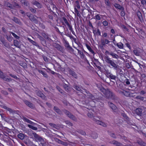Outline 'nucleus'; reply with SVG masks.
Here are the masks:
<instances>
[{"instance_id":"393cba45","label":"nucleus","mask_w":146,"mask_h":146,"mask_svg":"<svg viewBox=\"0 0 146 146\" xmlns=\"http://www.w3.org/2000/svg\"><path fill=\"white\" fill-rule=\"evenodd\" d=\"M95 17L96 19L99 20L100 19V16L98 15H97L95 16Z\"/></svg>"},{"instance_id":"f03ea898","label":"nucleus","mask_w":146,"mask_h":146,"mask_svg":"<svg viewBox=\"0 0 146 146\" xmlns=\"http://www.w3.org/2000/svg\"><path fill=\"white\" fill-rule=\"evenodd\" d=\"M108 104L111 108L113 110H115L117 108L111 102H109Z\"/></svg>"},{"instance_id":"7c9ffc66","label":"nucleus","mask_w":146,"mask_h":146,"mask_svg":"<svg viewBox=\"0 0 146 146\" xmlns=\"http://www.w3.org/2000/svg\"><path fill=\"white\" fill-rule=\"evenodd\" d=\"M141 2L142 3L143 5L145 4L146 3V1L145 0H142L141 1Z\"/></svg>"},{"instance_id":"20e7f679","label":"nucleus","mask_w":146,"mask_h":146,"mask_svg":"<svg viewBox=\"0 0 146 146\" xmlns=\"http://www.w3.org/2000/svg\"><path fill=\"white\" fill-rule=\"evenodd\" d=\"M86 46L88 50L92 53L94 54V51L92 49L91 47L87 44H86Z\"/></svg>"},{"instance_id":"a19ab883","label":"nucleus","mask_w":146,"mask_h":146,"mask_svg":"<svg viewBox=\"0 0 146 146\" xmlns=\"http://www.w3.org/2000/svg\"><path fill=\"white\" fill-rule=\"evenodd\" d=\"M102 45H104L106 44L105 43V41L104 42V41H102Z\"/></svg>"},{"instance_id":"c756f323","label":"nucleus","mask_w":146,"mask_h":146,"mask_svg":"<svg viewBox=\"0 0 146 146\" xmlns=\"http://www.w3.org/2000/svg\"><path fill=\"white\" fill-rule=\"evenodd\" d=\"M4 108H5V109L11 112V109H10V108H7L6 106H5L4 107Z\"/></svg>"},{"instance_id":"a878e982","label":"nucleus","mask_w":146,"mask_h":146,"mask_svg":"<svg viewBox=\"0 0 146 146\" xmlns=\"http://www.w3.org/2000/svg\"><path fill=\"white\" fill-rule=\"evenodd\" d=\"M133 52L135 53V54L137 56H138L139 55V53L137 52V51L136 50H134L133 51Z\"/></svg>"},{"instance_id":"ddd939ff","label":"nucleus","mask_w":146,"mask_h":146,"mask_svg":"<svg viewBox=\"0 0 146 146\" xmlns=\"http://www.w3.org/2000/svg\"><path fill=\"white\" fill-rule=\"evenodd\" d=\"M101 91L105 95H107L108 92L106 91V90L104 88H102L101 89Z\"/></svg>"},{"instance_id":"8fccbe9b","label":"nucleus","mask_w":146,"mask_h":146,"mask_svg":"<svg viewBox=\"0 0 146 146\" xmlns=\"http://www.w3.org/2000/svg\"><path fill=\"white\" fill-rule=\"evenodd\" d=\"M88 116L89 117H92L91 115H90V113H88Z\"/></svg>"},{"instance_id":"6ab92c4d","label":"nucleus","mask_w":146,"mask_h":146,"mask_svg":"<svg viewBox=\"0 0 146 146\" xmlns=\"http://www.w3.org/2000/svg\"><path fill=\"white\" fill-rule=\"evenodd\" d=\"M110 55L114 58H117L118 57L117 55L113 53H111Z\"/></svg>"},{"instance_id":"49530a36","label":"nucleus","mask_w":146,"mask_h":146,"mask_svg":"<svg viewBox=\"0 0 146 146\" xmlns=\"http://www.w3.org/2000/svg\"><path fill=\"white\" fill-rule=\"evenodd\" d=\"M7 6L10 8H11V5L9 3H8V5H7Z\"/></svg>"},{"instance_id":"c9c22d12","label":"nucleus","mask_w":146,"mask_h":146,"mask_svg":"<svg viewBox=\"0 0 146 146\" xmlns=\"http://www.w3.org/2000/svg\"><path fill=\"white\" fill-rule=\"evenodd\" d=\"M30 9L31 11L33 12H35L36 11L35 10V9L33 8H31Z\"/></svg>"},{"instance_id":"e433bc0d","label":"nucleus","mask_w":146,"mask_h":146,"mask_svg":"<svg viewBox=\"0 0 146 146\" xmlns=\"http://www.w3.org/2000/svg\"><path fill=\"white\" fill-rule=\"evenodd\" d=\"M44 59V60L46 61V62H47L48 61V59L46 57H44L43 58Z\"/></svg>"},{"instance_id":"f3484780","label":"nucleus","mask_w":146,"mask_h":146,"mask_svg":"<svg viewBox=\"0 0 146 146\" xmlns=\"http://www.w3.org/2000/svg\"><path fill=\"white\" fill-rule=\"evenodd\" d=\"M23 120L25 121H26L28 123L31 124L32 123V122L31 121L26 118L24 117L23 118Z\"/></svg>"},{"instance_id":"a211bd4d","label":"nucleus","mask_w":146,"mask_h":146,"mask_svg":"<svg viewBox=\"0 0 146 146\" xmlns=\"http://www.w3.org/2000/svg\"><path fill=\"white\" fill-rule=\"evenodd\" d=\"M25 103H26V104L27 105H28L29 106V107H32L33 104H32L31 103H30L29 102L27 101H25Z\"/></svg>"},{"instance_id":"5fc2aeb1","label":"nucleus","mask_w":146,"mask_h":146,"mask_svg":"<svg viewBox=\"0 0 146 146\" xmlns=\"http://www.w3.org/2000/svg\"><path fill=\"white\" fill-rule=\"evenodd\" d=\"M82 135H84L85 134V133L84 132H83L82 133Z\"/></svg>"},{"instance_id":"dca6fc26","label":"nucleus","mask_w":146,"mask_h":146,"mask_svg":"<svg viewBox=\"0 0 146 146\" xmlns=\"http://www.w3.org/2000/svg\"><path fill=\"white\" fill-rule=\"evenodd\" d=\"M70 74L75 78H76L77 76L75 73L73 71H71L70 72Z\"/></svg>"},{"instance_id":"58836bf2","label":"nucleus","mask_w":146,"mask_h":146,"mask_svg":"<svg viewBox=\"0 0 146 146\" xmlns=\"http://www.w3.org/2000/svg\"><path fill=\"white\" fill-rule=\"evenodd\" d=\"M121 15L122 16H123L124 15V12L123 11H122L121 12Z\"/></svg>"},{"instance_id":"39448f33","label":"nucleus","mask_w":146,"mask_h":146,"mask_svg":"<svg viewBox=\"0 0 146 146\" xmlns=\"http://www.w3.org/2000/svg\"><path fill=\"white\" fill-rule=\"evenodd\" d=\"M114 6L116 8L120 9L121 10H122L123 9V8L122 7V6L118 4H115L114 5Z\"/></svg>"},{"instance_id":"a18cd8bd","label":"nucleus","mask_w":146,"mask_h":146,"mask_svg":"<svg viewBox=\"0 0 146 146\" xmlns=\"http://www.w3.org/2000/svg\"><path fill=\"white\" fill-rule=\"evenodd\" d=\"M97 33H98L99 34V35H100L101 33H100L99 30L98 29L97 30Z\"/></svg>"},{"instance_id":"de8ad7c7","label":"nucleus","mask_w":146,"mask_h":146,"mask_svg":"<svg viewBox=\"0 0 146 146\" xmlns=\"http://www.w3.org/2000/svg\"><path fill=\"white\" fill-rule=\"evenodd\" d=\"M141 76H142V77H143V78H144L145 76V75L144 74H142Z\"/></svg>"},{"instance_id":"c85d7f7f","label":"nucleus","mask_w":146,"mask_h":146,"mask_svg":"<svg viewBox=\"0 0 146 146\" xmlns=\"http://www.w3.org/2000/svg\"><path fill=\"white\" fill-rule=\"evenodd\" d=\"M75 88L78 91H80V88L78 86H76Z\"/></svg>"},{"instance_id":"79ce46f5","label":"nucleus","mask_w":146,"mask_h":146,"mask_svg":"<svg viewBox=\"0 0 146 146\" xmlns=\"http://www.w3.org/2000/svg\"><path fill=\"white\" fill-rule=\"evenodd\" d=\"M137 98H140V99H141V100H142L144 99V98L143 97L140 98L139 96H138L137 97Z\"/></svg>"},{"instance_id":"4c0bfd02","label":"nucleus","mask_w":146,"mask_h":146,"mask_svg":"<svg viewBox=\"0 0 146 146\" xmlns=\"http://www.w3.org/2000/svg\"><path fill=\"white\" fill-rule=\"evenodd\" d=\"M110 77L111 79H114L115 78V76L113 75H111Z\"/></svg>"},{"instance_id":"bf43d9fd","label":"nucleus","mask_w":146,"mask_h":146,"mask_svg":"<svg viewBox=\"0 0 146 146\" xmlns=\"http://www.w3.org/2000/svg\"><path fill=\"white\" fill-rule=\"evenodd\" d=\"M145 146H146V144H145Z\"/></svg>"},{"instance_id":"5701e85b","label":"nucleus","mask_w":146,"mask_h":146,"mask_svg":"<svg viewBox=\"0 0 146 146\" xmlns=\"http://www.w3.org/2000/svg\"><path fill=\"white\" fill-rule=\"evenodd\" d=\"M21 2L22 4H24V5H27V3L25 1V0H22L21 1Z\"/></svg>"},{"instance_id":"1a4fd4ad","label":"nucleus","mask_w":146,"mask_h":146,"mask_svg":"<svg viewBox=\"0 0 146 146\" xmlns=\"http://www.w3.org/2000/svg\"><path fill=\"white\" fill-rule=\"evenodd\" d=\"M117 45L119 48L122 49L123 48V44L121 42L117 43Z\"/></svg>"},{"instance_id":"cd10ccee","label":"nucleus","mask_w":146,"mask_h":146,"mask_svg":"<svg viewBox=\"0 0 146 146\" xmlns=\"http://www.w3.org/2000/svg\"><path fill=\"white\" fill-rule=\"evenodd\" d=\"M0 77L4 79V77L3 75V73L0 71Z\"/></svg>"},{"instance_id":"c03bdc74","label":"nucleus","mask_w":146,"mask_h":146,"mask_svg":"<svg viewBox=\"0 0 146 146\" xmlns=\"http://www.w3.org/2000/svg\"><path fill=\"white\" fill-rule=\"evenodd\" d=\"M145 93V92L144 91H142L141 92V94H143Z\"/></svg>"},{"instance_id":"4d7b16f0","label":"nucleus","mask_w":146,"mask_h":146,"mask_svg":"<svg viewBox=\"0 0 146 146\" xmlns=\"http://www.w3.org/2000/svg\"><path fill=\"white\" fill-rule=\"evenodd\" d=\"M30 41L31 42H34L32 40H30Z\"/></svg>"},{"instance_id":"3c124183","label":"nucleus","mask_w":146,"mask_h":146,"mask_svg":"<svg viewBox=\"0 0 146 146\" xmlns=\"http://www.w3.org/2000/svg\"><path fill=\"white\" fill-rule=\"evenodd\" d=\"M4 94L5 95H7L8 94L6 92H4Z\"/></svg>"},{"instance_id":"6e6552de","label":"nucleus","mask_w":146,"mask_h":146,"mask_svg":"<svg viewBox=\"0 0 146 146\" xmlns=\"http://www.w3.org/2000/svg\"><path fill=\"white\" fill-rule=\"evenodd\" d=\"M66 114L68 115V116L70 117V118L72 119H73L74 120V117L71 114L69 113V112L68 111L67 112H66Z\"/></svg>"},{"instance_id":"4468645a","label":"nucleus","mask_w":146,"mask_h":146,"mask_svg":"<svg viewBox=\"0 0 146 146\" xmlns=\"http://www.w3.org/2000/svg\"><path fill=\"white\" fill-rule=\"evenodd\" d=\"M37 94L38 96L42 98L44 96V94L40 91L38 92L37 93Z\"/></svg>"},{"instance_id":"473e14b6","label":"nucleus","mask_w":146,"mask_h":146,"mask_svg":"<svg viewBox=\"0 0 146 146\" xmlns=\"http://www.w3.org/2000/svg\"><path fill=\"white\" fill-rule=\"evenodd\" d=\"M105 43L106 44H108L110 42V41L106 39L105 40Z\"/></svg>"},{"instance_id":"f8f14e48","label":"nucleus","mask_w":146,"mask_h":146,"mask_svg":"<svg viewBox=\"0 0 146 146\" xmlns=\"http://www.w3.org/2000/svg\"><path fill=\"white\" fill-rule=\"evenodd\" d=\"M18 137L21 139H23L24 138V135L22 133H20L18 135Z\"/></svg>"},{"instance_id":"f257e3e1","label":"nucleus","mask_w":146,"mask_h":146,"mask_svg":"<svg viewBox=\"0 0 146 146\" xmlns=\"http://www.w3.org/2000/svg\"><path fill=\"white\" fill-rule=\"evenodd\" d=\"M123 93L124 95L126 96H134L133 95V94L130 93L127 90H126L123 91Z\"/></svg>"},{"instance_id":"423d86ee","label":"nucleus","mask_w":146,"mask_h":146,"mask_svg":"<svg viewBox=\"0 0 146 146\" xmlns=\"http://www.w3.org/2000/svg\"><path fill=\"white\" fill-rule=\"evenodd\" d=\"M135 112L137 114L139 115L142 112V111L141 109L137 108Z\"/></svg>"},{"instance_id":"2f4dec72","label":"nucleus","mask_w":146,"mask_h":146,"mask_svg":"<svg viewBox=\"0 0 146 146\" xmlns=\"http://www.w3.org/2000/svg\"><path fill=\"white\" fill-rule=\"evenodd\" d=\"M7 40L9 41H11L12 40V38L10 37H9L8 36H7Z\"/></svg>"},{"instance_id":"4be33fe9","label":"nucleus","mask_w":146,"mask_h":146,"mask_svg":"<svg viewBox=\"0 0 146 146\" xmlns=\"http://www.w3.org/2000/svg\"><path fill=\"white\" fill-rule=\"evenodd\" d=\"M12 35L16 38L18 39L19 38V37L16 34L13 33H11Z\"/></svg>"},{"instance_id":"2eb2a0df","label":"nucleus","mask_w":146,"mask_h":146,"mask_svg":"<svg viewBox=\"0 0 146 146\" xmlns=\"http://www.w3.org/2000/svg\"><path fill=\"white\" fill-rule=\"evenodd\" d=\"M28 126L29 128L34 130H36L37 129L36 127L33 126L32 125H28Z\"/></svg>"},{"instance_id":"412c9836","label":"nucleus","mask_w":146,"mask_h":146,"mask_svg":"<svg viewBox=\"0 0 146 146\" xmlns=\"http://www.w3.org/2000/svg\"><path fill=\"white\" fill-rule=\"evenodd\" d=\"M54 110L58 113H60V110L57 108L54 107Z\"/></svg>"},{"instance_id":"0eeeda50","label":"nucleus","mask_w":146,"mask_h":146,"mask_svg":"<svg viewBox=\"0 0 146 146\" xmlns=\"http://www.w3.org/2000/svg\"><path fill=\"white\" fill-rule=\"evenodd\" d=\"M97 123L104 127H106V125L104 123L99 120L97 121Z\"/></svg>"},{"instance_id":"052dcab7","label":"nucleus","mask_w":146,"mask_h":146,"mask_svg":"<svg viewBox=\"0 0 146 146\" xmlns=\"http://www.w3.org/2000/svg\"><path fill=\"white\" fill-rule=\"evenodd\" d=\"M52 17H51V19H52Z\"/></svg>"},{"instance_id":"9d476101","label":"nucleus","mask_w":146,"mask_h":146,"mask_svg":"<svg viewBox=\"0 0 146 146\" xmlns=\"http://www.w3.org/2000/svg\"><path fill=\"white\" fill-rule=\"evenodd\" d=\"M111 65L115 69H116L117 68V65L113 62L112 61L110 63Z\"/></svg>"},{"instance_id":"9b49d317","label":"nucleus","mask_w":146,"mask_h":146,"mask_svg":"<svg viewBox=\"0 0 146 146\" xmlns=\"http://www.w3.org/2000/svg\"><path fill=\"white\" fill-rule=\"evenodd\" d=\"M33 4L36 5L38 7H40V3L36 1H34L33 2Z\"/></svg>"},{"instance_id":"864d4df0","label":"nucleus","mask_w":146,"mask_h":146,"mask_svg":"<svg viewBox=\"0 0 146 146\" xmlns=\"http://www.w3.org/2000/svg\"><path fill=\"white\" fill-rule=\"evenodd\" d=\"M12 77H13L15 78H17V77L16 76H14V75L13 76H12Z\"/></svg>"},{"instance_id":"09e8293b","label":"nucleus","mask_w":146,"mask_h":146,"mask_svg":"<svg viewBox=\"0 0 146 146\" xmlns=\"http://www.w3.org/2000/svg\"><path fill=\"white\" fill-rule=\"evenodd\" d=\"M126 83L127 84H130V82L129 81H127L126 82Z\"/></svg>"},{"instance_id":"7ed1b4c3","label":"nucleus","mask_w":146,"mask_h":146,"mask_svg":"<svg viewBox=\"0 0 146 146\" xmlns=\"http://www.w3.org/2000/svg\"><path fill=\"white\" fill-rule=\"evenodd\" d=\"M14 44L15 46L19 48L20 46V43L17 40H14Z\"/></svg>"},{"instance_id":"603ef678","label":"nucleus","mask_w":146,"mask_h":146,"mask_svg":"<svg viewBox=\"0 0 146 146\" xmlns=\"http://www.w3.org/2000/svg\"><path fill=\"white\" fill-rule=\"evenodd\" d=\"M16 4L15 5V6L17 7H18L19 6V5H18V4H16V3H15Z\"/></svg>"},{"instance_id":"37998d69","label":"nucleus","mask_w":146,"mask_h":146,"mask_svg":"<svg viewBox=\"0 0 146 146\" xmlns=\"http://www.w3.org/2000/svg\"><path fill=\"white\" fill-rule=\"evenodd\" d=\"M111 32L112 33H115V31L113 29H111Z\"/></svg>"},{"instance_id":"aec40b11","label":"nucleus","mask_w":146,"mask_h":146,"mask_svg":"<svg viewBox=\"0 0 146 146\" xmlns=\"http://www.w3.org/2000/svg\"><path fill=\"white\" fill-rule=\"evenodd\" d=\"M105 61L106 62L110 64L112 61L110 60L109 58H106L105 59Z\"/></svg>"},{"instance_id":"72a5a7b5","label":"nucleus","mask_w":146,"mask_h":146,"mask_svg":"<svg viewBox=\"0 0 146 146\" xmlns=\"http://www.w3.org/2000/svg\"><path fill=\"white\" fill-rule=\"evenodd\" d=\"M66 90L67 91H69V90L68 89V86H67L66 85L65 86H64Z\"/></svg>"},{"instance_id":"b1692460","label":"nucleus","mask_w":146,"mask_h":146,"mask_svg":"<svg viewBox=\"0 0 146 146\" xmlns=\"http://www.w3.org/2000/svg\"><path fill=\"white\" fill-rule=\"evenodd\" d=\"M103 24L104 26H107L108 25V23L107 21H104L103 22Z\"/></svg>"},{"instance_id":"6e6d98bb","label":"nucleus","mask_w":146,"mask_h":146,"mask_svg":"<svg viewBox=\"0 0 146 146\" xmlns=\"http://www.w3.org/2000/svg\"><path fill=\"white\" fill-rule=\"evenodd\" d=\"M21 13H22V14H23L24 13V12L23 11H21Z\"/></svg>"},{"instance_id":"f704fd0d","label":"nucleus","mask_w":146,"mask_h":146,"mask_svg":"<svg viewBox=\"0 0 146 146\" xmlns=\"http://www.w3.org/2000/svg\"><path fill=\"white\" fill-rule=\"evenodd\" d=\"M126 46H127V47L128 48L130 49L131 47H130V45L128 43H126Z\"/></svg>"},{"instance_id":"bb28decb","label":"nucleus","mask_w":146,"mask_h":146,"mask_svg":"<svg viewBox=\"0 0 146 146\" xmlns=\"http://www.w3.org/2000/svg\"><path fill=\"white\" fill-rule=\"evenodd\" d=\"M40 72L45 77H47V75L44 72L42 71H40Z\"/></svg>"},{"instance_id":"13d9d810","label":"nucleus","mask_w":146,"mask_h":146,"mask_svg":"<svg viewBox=\"0 0 146 146\" xmlns=\"http://www.w3.org/2000/svg\"><path fill=\"white\" fill-rule=\"evenodd\" d=\"M93 98H94V97H91V98L92 100H94Z\"/></svg>"},{"instance_id":"ea45409f","label":"nucleus","mask_w":146,"mask_h":146,"mask_svg":"<svg viewBox=\"0 0 146 146\" xmlns=\"http://www.w3.org/2000/svg\"><path fill=\"white\" fill-rule=\"evenodd\" d=\"M103 36L104 37H106L107 36V34L106 33H104L103 35Z\"/></svg>"}]
</instances>
